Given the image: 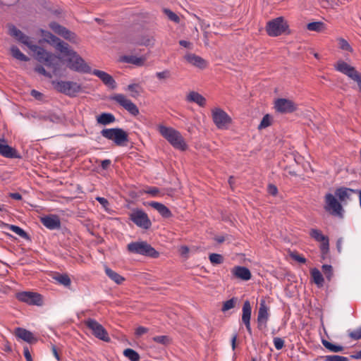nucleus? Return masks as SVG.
Instances as JSON below:
<instances>
[{"mask_svg": "<svg viewBox=\"0 0 361 361\" xmlns=\"http://www.w3.org/2000/svg\"><path fill=\"white\" fill-rule=\"evenodd\" d=\"M86 326L91 330L92 334L97 338L109 342L110 338L106 329L102 324L93 319H88L85 322Z\"/></svg>", "mask_w": 361, "mask_h": 361, "instance_id": "1a4fd4ad", "label": "nucleus"}, {"mask_svg": "<svg viewBox=\"0 0 361 361\" xmlns=\"http://www.w3.org/2000/svg\"><path fill=\"white\" fill-rule=\"evenodd\" d=\"M18 41L26 45L32 51L36 54V59L38 61L51 68L54 74L59 73L61 66V59L60 57L32 44L30 37L24 34L21 35Z\"/></svg>", "mask_w": 361, "mask_h": 361, "instance_id": "f257e3e1", "label": "nucleus"}, {"mask_svg": "<svg viewBox=\"0 0 361 361\" xmlns=\"http://www.w3.org/2000/svg\"><path fill=\"white\" fill-rule=\"evenodd\" d=\"M101 135L117 146H125L128 142V134L122 128H105L101 131Z\"/></svg>", "mask_w": 361, "mask_h": 361, "instance_id": "39448f33", "label": "nucleus"}, {"mask_svg": "<svg viewBox=\"0 0 361 361\" xmlns=\"http://www.w3.org/2000/svg\"><path fill=\"white\" fill-rule=\"evenodd\" d=\"M274 108L276 111L282 114H288L297 109V105L291 100L280 98L275 101Z\"/></svg>", "mask_w": 361, "mask_h": 361, "instance_id": "2eb2a0df", "label": "nucleus"}, {"mask_svg": "<svg viewBox=\"0 0 361 361\" xmlns=\"http://www.w3.org/2000/svg\"><path fill=\"white\" fill-rule=\"evenodd\" d=\"M15 335L18 338H20L29 343H34L37 341L32 332L23 328H16L15 330Z\"/></svg>", "mask_w": 361, "mask_h": 361, "instance_id": "393cba45", "label": "nucleus"}, {"mask_svg": "<svg viewBox=\"0 0 361 361\" xmlns=\"http://www.w3.org/2000/svg\"><path fill=\"white\" fill-rule=\"evenodd\" d=\"M0 155L10 159L20 157L16 149L7 145L4 139H0Z\"/></svg>", "mask_w": 361, "mask_h": 361, "instance_id": "aec40b11", "label": "nucleus"}, {"mask_svg": "<svg viewBox=\"0 0 361 361\" xmlns=\"http://www.w3.org/2000/svg\"><path fill=\"white\" fill-rule=\"evenodd\" d=\"M354 81L357 82L359 89L361 92V74L358 72L352 78Z\"/></svg>", "mask_w": 361, "mask_h": 361, "instance_id": "69168bd1", "label": "nucleus"}, {"mask_svg": "<svg viewBox=\"0 0 361 361\" xmlns=\"http://www.w3.org/2000/svg\"><path fill=\"white\" fill-rule=\"evenodd\" d=\"M322 271L326 276V279L330 281L333 276V269L332 267L329 264H324L322 266Z\"/></svg>", "mask_w": 361, "mask_h": 361, "instance_id": "8fccbe9b", "label": "nucleus"}, {"mask_svg": "<svg viewBox=\"0 0 361 361\" xmlns=\"http://www.w3.org/2000/svg\"><path fill=\"white\" fill-rule=\"evenodd\" d=\"M156 76L160 80H167L171 77V73L169 70H164L163 71L156 73Z\"/></svg>", "mask_w": 361, "mask_h": 361, "instance_id": "603ef678", "label": "nucleus"}, {"mask_svg": "<svg viewBox=\"0 0 361 361\" xmlns=\"http://www.w3.org/2000/svg\"><path fill=\"white\" fill-rule=\"evenodd\" d=\"M349 336L354 340L361 338V327L349 333Z\"/></svg>", "mask_w": 361, "mask_h": 361, "instance_id": "13d9d810", "label": "nucleus"}, {"mask_svg": "<svg viewBox=\"0 0 361 361\" xmlns=\"http://www.w3.org/2000/svg\"><path fill=\"white\" fill-rule=\"evenodd\" d=\"M4 226L9 228L11 231L14 232L15 233L20 236L21 238H27V233L19 226L8 224H4Z\"/></svg>", "mask_w": 361, "mask_h": 361, "instance_id": "58836bf2", "label": "nucleus"}, {"mask_svg": "<svg viewBox=\"0 0 361 361\" xmlns=\"http://www.w3.org/2000/svg\"><path fill=\"white\" fill-rule=\"evenodd\" d=\"M212 117L219 129H227L232 121L229 115L220 108H214L212 110Z\"/></svg>", "mask_w": 361, "mask_h": 361, "instance_id": "0eeeda50", "label": "nucleus"}, {"mask_svg": "<svg viewBox=\"0 0 361 361\" xmlns=\"http://www.w3.org/2000/svg\"><path fill=\"white\" fill-rule=\"evenodd\" d=\"M273 342L276 350H281L284 346V341L281 338L275 337Z\"/></svg>", "mask_w": 361, "mask_h": 361, "instance_id": "6e6d98bb", "label": "nucleus"}, {"mask_svg": "<svg viewBox=\"0 0 361 361\" xmlns=\"http://www.w3.org/2000/svg\"><path fill=\"white\" fill-rule=\"evenodd\" d=\"M93 75L98 77L104 85L109 86V87L114 89L116 87V82L113 77L109 73L99 71V70H94L91 72Z\"/></svg>", "mask_w": 361, "mask_h": 361, "instance_id": "4be33fe9", "label": "nucleus"}, {"mask_svg": "<svg viewBox=\"0 0 361 361\" xmlns=\"http://www.w3.org/2000/svg\"><path fill=\"white\" fill-rule=\"evenodd\" d=\"M322 343L330 352L338 353L341 352L343 350V346L333 344L325 339L322 340Z\"/></svg>", "mask_w": 361, "mask_h": 361, "instance_id": "e433bc0d", "label": "nucleus"}, {"mask_svg": "<svg viewBox=\"0 0 361 361\" xmlns=\"http://www.w3.org/2000/svg\"><path fill=\"white\" fill-rule=\"evenodd\" d=\"M324 209L334 216H341L343 207L337 199L331 194L327 193L324 197Z\"/></svg>", "mask_w": 361, "mask_h": 361, "instance_id": "ddd939ff", "label": "nucleus"}, {"mask_svg": "<svg viewBox=\"0 0 361 361\" xmlns=\"http://www.w3.org/2000/svg\"><path fill=\"white\" fill-rule=\"evenodd\" d=\"M96 200L97 202H99L102 206L103 207H104L105 209L109 206V201L104 198V197H96Z\"/></svg>", "mask_w": 361, "mask_h": 361, "instance_id": "e2e57ef3", "label": "nucleus"}, {"mask_svg": "<svg viewBox=\"0 0 361 361\" xmlns=\"http://www.w3.org/2000/svg\"><path fill=\"white\" fill-rule=\"evenodd\" d=\"M62 66H63V63L61 62V68H60V71H59L58 73L56 74H54L52 69L51 68H49V69L51 71L52 73H50L49 72H47L45 68L42 66H37L35 68V71L37 72L38 73L41 74V75H43L46 77H48L49 78H51L52 77V75H59L61 72V69H62ZM48 68L49 67L47 66H46Z\"/></svg>", "mask_w": 361, "mask_h": 361, "instance_id": "4c0bfd02", "label": "nucleus"}, {"mask_svg": "<svg viewBox=\"0 0 361 361\" xmlns=\"http://www.w3.org/2000/svg\"><path fill=\"white\" fill-rule=\"evenodd\" d=\"M23 355L27 361H32L31 354L27 346L23 348Z\"/></svg>", "mask_w": 361, "mask_h": 361, "instance_id": "0e129e2a", "label": "nucleus"}, {"mask_svg": "<svg viewBox=\"0 0 361 361\" xmlns=\"http://www.w3.org/2000/svg\"><path fill=\"white\" fill-rule=\"evenodd\" d=\"M104 271L106 274L109 276V278L111 279L117 284H121L125 281V279L122 276L118 274L117 272L113 271L108 267H105Z\"/></svg>", "mask_w": 361, "mask_h": 361, "instance_id": "f704fd0d", "label": "nucleus"}, {"mask_svg": "<svg viewBox=\"0 0 361 361\" xmlns=\"http://www.w3.org/2000/svg\"><path fill=\"white\" fill-rule=\"evenodd\" d=\"M357 191L347 188H340L336 190L335 194L341 202H344L350 197L352 193L357 192Z\"/></svg>", "mask_w": 361, "mask_h": 361, "instance_id": "c756f323", "label": "nucleus"}, {"mask_svg": "<svg viewBox=\"0 0 361 361\" xmlns=\"http://www.w3.org/2000/svg\"><path fill=\"white\" fill-rule=\"evenodd\" d=\"M121 61L137 66H142L145 63V59L143 57H137L136 56H124L121 58Z\"/></svg>", "mask_w": 361, "mask_h": 361, "instance_id": "7c9ffc66", "label": "nucleus"}, {"mask_svg": "<svg viewBox=\"0 0 361 361\" xmlns=\"http://www.w3.org/2000/svg\"><path fill=\"white\" fill-rule=\"evenodd\" d=\"M235 298H231L230 300H226L224 302L221 310L223 312H226L235 307Z\"/></svg>", "mask_w": 361, "mask_h": 361, "instance_id": "3c124183", "label": "nucleus"}, {"mask_svg": "<svg viewBox=\"0 0 361 361\" xmlns=\"http://www.w3.org/2000/svg\"><path fill=\"white\" fill-rule=\"evenodd\" d=\"M129 252L157 258L159 253L146 241L132 242L127 245Z\"/></svg>", "mask_w": 361, "mask_h": 361, "instance_id": "20e7f679", "label": "nucleus"}, {"mask_svg": "<svg viewBox=\"0 0 361 361\" xmlns=\"http://www.w3.org/2000/svg\"><path fill=\"white\" fill-rule=\"evenodd\" d=\"M164 13L167 16L169 20L173 22L178 23L180 22V18L173 11L169 9H164Z\"/></svg>", "mask_w": 361, "mask_h": 361, "instance_id": "864d4df0", "label": "nucleus"}, {"mask_svg": "<svg viewBox=\"0 0 361 361\" xmlns=\"http://www.w3.org/2000/svg\"><path fill=\"white\" fill-rule=\"evenodd\" d=\"M149 205L156 209L160 215L164 218H169L172 216L171 212L164 204L157 202H150Z\"/></svg>", "mask_w": 361, "mask_h": 361, "instance_id": "cd10ccee", "label": "nucleus"}, {"mask_svg": "<svg viewBox=\"0 0 361 361\" xmlns=\"http://www.w3.org/2000/svg\"><path fill=\"white\" fill-rule=\"evenodd\" d=\"M268 192L271 195H276L278 192V189L276 185L269 184L267 188Z\"/></svg>", "mask_w": 361, "mask_h": 361, "instance_id": "680f3d73", "label": "nucleus"}, {"mask_svg": "<svg viewBox=\"0 0 361 361\" xmlns=\"http://www.w3.org/2000/svg\"><path fill=\"white\" fill-rule=\"evenodd\" d=\"M149 331V329L145 326H139L135 329V336L140 337L143 334L147 333Z\"/></svg>", "mask_w": 361, "mask_h": 361, "instance_id": "052dcab7", "label": "nucleus"}, {"mask_svg": "<svg viewBox=\"0 0 361 361\" xmlns=\"http://www.w3.org/2000/svg\"><path fill=\"white\" fill-rule=\"evenodd\" d=\"M232 274L237 279L242 281H248L251 279L250 271L245 267L236 266L231 271Z\"/></svg>", "mask_w": 361, "mask_h": 361, "instance_id": "5701e85b", "label": "nucleus"}, {"mask_svg": "<svg viewBox=\"0 0 361 361\" xmlns=\"http://www.w3.org/2000/svg\"><path fill=\"white\" fill-rule=\"evenodd\" d=\"M56 280L60 283L65 286H69L71 285V279L66 274H61L56 277Z\"/></svg>", "mask_w": 361, "mask_h": 361, "instance_id": "a18cd8bd", "label": "nucleus"}, {"mask_svg": "<svg viewBox=\"0 0 361 361\" xmlns=\"http://www.w3.org/2000/svg\"><path fill=\"white\" fill-rule=\"evenodd\" d=\"M324 27V23L322 22H312L310 23L307 25V28L311 31H321Z\"/></svg>", "mask_w": 361, "mask_h": 361, "instance_id": "37998d69", "label": "nucleus"}, {"mask_svg": "<svg viewBox=\"0 0 361 361\" xmlns=\"http://www.w3.org/2000/svg\"><path fill=\"white\" fill-rule=\"evenodd\" d=\"M123 354L126 357H128L131 361H139L140 360L139 354L133 349H126L123 352Z\"/></svg>", "mask_w": 361, "mask_h": 361, "instance_id": "a19ab883", "label": "nucleus"}, {"mask_svg": "<svg viewBox=\"0 0 361 361\" xmlns=\"http://www.w3.org/2000/svg\"><path fill=\"white\" fill-rule=\"evenodd\" d=\"M116 121L115 116L111 113H102L97 117V121L102 125H108Z\"/></svg>", "mask_w": 361, "mask_h": 361, "instance_id": "2f4dec72", "label": "nucleus"}, {"mask_svg": "<svg viewBox=\"0 0 361 361\" xmlns=\"http://www.w3.org/2000/svg\"><path fill=\"white\" fill-rule=\"evenodd\" d=\"M59 47V51L67 57L66 61L68 68L82 73H90L92 72L90 66L76 51L70 49L68 44H61Z\"/></svg>", "mask_w": 361, "mask_h": 361, "instance_id": "f03ea898", "label": "nucleus"}, {"mask_svg": "<svg viewBox=\"0 0 361 361\" xmlns=\"http://www.w3.org/2000/svg\"><path fill=\"white\" fill-rule=\"evenodd\" d=\"M126 90L130 92V96L134 98H137L141 92V87L138 84H130Z\"/></svg>", "mask_w": 361, "mask_h": 361, "instance_id": "ea45409f", "label": "nucleus"}, {"mask_svg": "<svg viewBox=\"0 0 361 361\" xmlns=\"http://www.w3.org/2000/svg\"><path fill=\"white\" fill-rule=\"evenodd\" d=\"M288 28L287 22L283 17H278L267 23L266 30L271 37H277L286 32Z\"/></svg>", "mask_w": 361, "mask_h": 361, "instance_id": "423d86ee", "label": "nucleus"}, {"mask_svg": "<svg viewBox=\"0 0 361 361\" xmlns=\"http://www.w3.org/2000/svg\"><path fill=\"white\" fill-rule=\"evenodd\" d=\"M310 235L315 241L320 243V250L323 255L328 253L329 250V240L328 236L324 235L322 232L317 228H312L310 231Z\"/></svg>", "mask_w": 361, "mask_h": 361, "instance_id": "4468645a", "label": "nucleus"}, {"mask_svg": "<svg viewBox=\"0 0 361 361\" xmlns=\"http://www.w3.org/2000/svg\"><path fill=\"white\" fill-rule=\"evenodd\" d=\"M335 68L338 71L348 75L351 79L357 73L354 67L348 65L343 61H338Z\"/></svg>", "mask_w": 361, "mask_h": 361, "instance_id": "a878e982", "label": "nucleus"}, {"mask_svg": "<svg viewBox=\"0 0 361 361\" xmlns=\"http://www.w3.org/2000/svg\"><path fill=\"white\" fill-rule=\"evenodd\" d=\"M154 37L152 35L147 34L142 35L135 42V44L137 45L148 47L154 45Z\"/></svg>", "mask_w": 361, "mask_h": 361, "instance_id": "72a5a7b5", "label": "nucleus"}, {"mask_svg": "<svg viewBox=\"0 0 361 361\" xmlns=\"http://www.w3.org/2000/svg\"><path fill=\"white\" fill-rule=\"evenodd\" d=\"M31 95L33 97H35L36 99H38V100H41L43 97V94L41 92H39L35 90H32L31 91Z\"/></svg>", "mask_w": 361, "mask_h": 361, "instance_id": "338daca9", "label": "nucleus"}, {"mask_svg": "<svg viewBox=\"0 0 361 361\" xmlns=\"http://www.w3.org/2000/svg\"><path fill=\"white\" fill-rule=\"evenodd\" d=\"M271 117L269 114H266L262 118V119L258 126V128L263 129V128H265L271 126Z\"/></svg>", "mask_w": 361, "mask_h": 361, "instance_id": "de8ad7c7", "label": "nucleus"}, {"mask_svg": "<svg viewBox=\"0 0 361 361\" xmlns=\"http://www.w3.org/2000/svg\"><path fill=\"white\" fill-rule=\"evenodd\" d=\"M54 87L59 92L73 97L81 90V86L75 82L58 81L54 82Z\"/></svg>", "mask_w": 361, "mask_h": 361, "instance_id": "9b49d317", "label": "nucleus"}, {"mask_svg": "<svg viewBox=\"0 0 361 361\" xmlns=\"http://www.w3.org/2000/svg\"><path fill=\"white\" fill-rule=\"evenodd\" d=\"M111 161L110 159H104L101 161V166L103 169H107L111 165Z\"/></svg>", "mask_w": 361, "mask_h": 361, "instance_id": "774afa93", "label": "nucleus"}, {"mask_svg": "<svg viewBox=\"0 0 361 361\" xmlns=\"http://www.w3.org/2000/svg\"><path fill=\"white\" fill-rule=\"evenodd\" d=\"M324 361H349V359L347 357L338 355H331L324 356Z\"/></svg>", "mask_w": 361, "mask_h": 361, "instance_id": "c03bdc74", "label": "nucleus"}, {"mask_svg": "<svg viewBox=\"0 0 361 361\" xmlns=\"http://www.w3.org/2000/svg\"><path fill=\"white\" fill-rule=\"evenodd\" d=\"M184 59L191 65L201 69L205 68L207 66V63L204 59L195 54L188 53L185 55Z\"/></svg>", "mask_w": 361, "mask_h": 361, "instance_id": "412c9836", "label": "nucleus"}, {"mask_svg": "<svg viewBox=\"0 0 361 361\" xmlns=\"http://www.w3.org/2000/svg\"><path fill=\"white\" fill-rule=\"evenodd\" d=\"M42 224L50 230H54L61 227V221L56 215L46 216L41 219Z\"/></svg>", "mask_w": 361, "mask_h": 361, "instance_id": "b1692460", "label": "nucleus"}, {"mask_svg": "<svg viewBox=\"0 0 361 361\" xmlns=\"http://www.w3.org/2000/svg\"><path fill=\"white\" fill-rule=\"evenodd\" d=\"M152 340L162 345H168L171 342V339L168 336H157L152 338Z\"/></svg>", "mask_w": 361, "mask_h": 361, "instance_id": "79ce46f5", "label": "nucleus"}, {"mask_svg": "<svg viewBox=\"0 0 361 361\" xmlns=\"http://www.w3.org/2000/svg\"><path fill=\"white\" fill-rule=\"evenodd\" d=\"M49 27L55 33L61 35L66 39H68L73 43L77 42L75 35L70 30H67L66 27L60 25L57 23H51Z\"/></svg>", "mask_w": 361, "mask_h": 361, "instance_id": "a211bd4d", "label": "nucleus"}, {"mask_svg": "<svg viewBox=\"0 0 361 361\" xmlns=\"http://www.w3.org/2000/svg\"><path fill=\"white\" fill-rule=\"evenodd\" d=\"M11 52L12 56L21 61H29V58L27 57L24 54H23L20 50L16 46H13L11 48Z\"/></svg>", "mask_w": 361, "mask_h": 361, "instance_id": "c9c22d12", "label": "nucleus"}, {"mask_svg": "<svg viewBox=\"0 0 361 361\" xmlns=\"http://www.w3.org/2000/svg\"><path fill=\"white\" fill-rule=\"evenodd\" d=\"M269 307L266 305L265 300H261L257 314V324L259 329L265 328L269 317Z\"/></svg>", "mask_w": 361, "mask_h": 361, "instance_id": "dca6fc26", "label": "nucleus"}, {"mask_svg": "<svg viewBox=\"0 0 361 361\" xmlns=\"http://www.w3.org/2000/svg\"><path fill=\"white\" fill-rule=\"evenodd\" d=\"M209 259L211 263L213 264H221L224 261L222 255L216 253L210 254L209 256Z\"/></svg>", "mask_w": 361, "mask_h": 361, "instance_id": "49530a36", "label": "nucleus"}, {"mask_svg": "<svg viewBox=\"0 0 361 361\" xmlns=\"http://www.w3.org/2000/svg\"><path fill=\"white\" fill-rule=\"evenodd\" d=\"M144 192L152 197H157L159 193V189L157 187H149L145 190Z\"/></svg>", "mask_w": 361, "mask_h": 361, "instance_id": "4d7b16f0", "label": "nucleus"}, {"mask_svg": "<svg viewBox=\"0 0 361 361\" xmlns=\"http://www.w3.org/2000/svg\"><path fill=\"white\" fill-rule=\"evenodd\" d=\"M252 307L248 300L244 302L242 308V322L245 324L247 331L252 334V329L250 326Z\"/></svg>", "mask_w": 361, "mask_h": 361, "instance_id": "6ab92c4d", "label": "nucleus"}, {"mask_svg": "<svg viewBox=\"0 0 361 361\" xmlns=\"http://www.w3.org/2000/svg\"><path fill=\"white\" fill-rule=\"evenodd\" d=\"M290 256L292 259L301 264H305L306 262V259L302 255H300L298 253H292Z\"/></svg>", "mask_w": 361, "mask_h": 361, "instance_id": "bf43d9fd", "label": "nucleus"}, {"mask_svg": "<svg viewBox=\"0 0 361 361\" xmlns=\"http://www.w3.org/2000/svg\"><path fill=\"white\" fill-rule=\"evenodd\" d=\"M49 27L55 33L61 35L66 39H68L73 43L77 42L75 35L70 30H67L66 27L60 25L57 23H51Z\"/></svg>", "mask_w": 361, "mask_h": 361, "instance_id": "f3484780", "label": "nucleus"}, {"mask_svg": "<svg viewBox=\"0 0 361 361\" xmlns=\"http://www.w3.org/2000/svg\"><path fill=\"white\" fill-rule=\"evenodd\" d=\"M111 99L118 103L129 114L134 116H137L140 113L137 106L124 94H116L111 97Z\"/></svg>", "mask_w": 361, "mask_h": 361, "instance_id": "f8f14e48", "label": "nucleus"}, {"mask_svg": "<svg viewBox=\"0 0 361 361\" xmlns=\"http://www.w3.org/2000/svg\"><path fill=\"white\" fill-rule=\"evenodd\" d=\"M311 277L312 279L313 282L318 286L322 287L324 285V277L319 269L317 268H313L310 271Z\"/></svg>", "mask_w": 361, "mask_h": 361, "instance_id": "473e14b6", "label": "nucleus"}, {"mask_svg": "<svg viewBox=\"0 0 361 361\" xmlns=\"http://www.w3.org/2000/svg\"><path fill=\"white\" fill-rule=\"evenodd\" d=\"M41 33L44 40L48 43L54 45L58 51H59V47L61 44H66V42L61 41L59 38L56 37L49 31L41 30Z\"/></svg>", "mask_w": 361, "mask_h": 361, "instance_id": "bb28decb", "label": "nucleus"}, {"mask_svg": "<svg viewBox=\"0 0 361 361\" xmlns=\"http://www.w3.org/2000/svg\"><path fill=\"white\" fill-rule=\"evenodd\" d=\"M129 219L138 227L148 229L152 223L147 214L142 209H133L129 214Z\"/></svg>", "mask_w": 361, "mask_h": 361, "instance_id": "9d476101", "label": "nucleus"}, {"mask_svg": "<svg viewBox=\"0 0 361 361\" xmlns=\"http://www.w3.org/2000/svg\"><path fill=\"white\" fill-rule=\"evenodd\" d=\"M9 33L11 36L14 37L18 40L23 34L20 30L16 28L14 25L9 26Z\"/></svg>", "mask_w": 361, "mask_h": 361, "instance_id": "5fc2aeb1", "label": "nucleus"}, {"mask_svg": "<svg viewBox=\"0 0 361 361\" xmlns=\"http://www.w3.org/2000/svg\"><path fill=\"white\" fill-rule=\"evenodd\" d=\"M16 299L29 305L42 306L43 305L42 296L35 292L22 291L16 294Z\"/></svg>", "mask_w": 361, "mask_h": 361, "instance_id": "6e6552de", "label": "nucleus"}, {"mask_svg": "<svg viewBox=\"0 0 361 361\" xmlns=\"http://www.w3.org/2000/svg\"><path fill=\"white\" fill-rule=\"evenodd\" d=\"M159 133L164 137L174 148L185 151L188 145L185 142L180 133L176 129L160 125L158 127Z\"/></svg>", "mask_w": 361, "mask_h": 361, "instance_id": "7ed1b4c3", "label": "nucleus"}, {"mask_svg": "<svg viewBox=\"0 0 361 361\" xmlns=\"http://www.w3.org/2000/svg\"><path fill=\"white\" fill-rule=\"evenodd\" d=\"M338 45H339L340 49H341L342 50H344V51H350V52L353 51V49H352L351 46L350 45V44L347 42V40H345L343 38H339L338 39Z\"/></svg>", "mask_w": 361, "mask_h": 361, "instance_id": "09e8293b", "label": "nucleus"}, {"mask_svg": "<svg viewBox=\"0 0 361 361\" xmlns=\"http://www.w3.org/2000/svg\"><path fill=\"white\" fill-rule=\"evenodd\" d=\"M187 101L194 102L200 106H204L206 105V99L200 93L192 91L188 93L186 97Z\"/></svg>", "mask_w": 361, "mask_h": 361, "instance_id": "c85d7f7f", "label": "nucleus"}]
</instances>
